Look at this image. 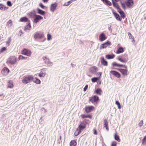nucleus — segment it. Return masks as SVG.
Listing matches in <instances>:
<instances>
[{
    "label": "nucleus",
    "mask_w": 146,
    "mask_h": 146,
    "mask_svg": "<svg viewBox=\"0 0 146 146\" xmlns=\"http://www.w3.org/2000/svg\"><path fill=\"white\" fill-rule=\"evenodd\" d=\"M37 10L38 11V13L41 15H44L46 13V12L45 11L41 10L39 8H37Z\"/></svg>",
    "instance_id": "obj_21"
},
{
    "label": "nucleus",
    "mask_w": 146,
    "mask_h": 146,
    "mask_svg": "<svg viewBox=\"0 0 146 146\" xmlns=\"http://www.w3.org/2000/svg\"><path fill=\"white\" fill-rule=\"evenodd\" d=\"M42 59L43 60L45 63L46 64H48V62L49 60V59L46 58V56H44L43 57Z\"/></svg>",
    "instance_id": "obj_37"
},
{
    "label": "nucleus",
    "mask_w": 146,
    "mask_h": 146,
    "mask_svg": "<svg viewBox=\"0 0 146 146\" xmlns=\"http://www.w3.org/2000/svg\"><path fill=\"white\" fill-rule=\"evenodd\" d=\"M112 65L113 66H116L118 67L119 64H117L116 62H113L112 64Z\"/></svg>",
    "instance_id": "obj_45"
},
{
    "label": "nucleus",
    "mask_w": 146,
    "mask_h": 146,
    "mask_svg": "<svg viewBox=\"0 0 146 146\" xmlns=\"http://www.w3.org/2000/svg\"><path fill=\"white\" fill-rule=\"evenodd\" d=\"M20 21L22 22H27L29 21L28 19L26 17H24L21 18L20 19Z\"/></svg>",
    "instance_id": "obj_22"
},
{
    "label": "nucleus",
    "mask_w": 146,
    "mask_h": 146,
    "mask_svg": "<svg viewBox=\"0 0 146 146\" xmlns=\"http://www.w3.org/2000/svg\"><path fill=\"white\" fill-rule=\"evenodd\" d=\"M34 78L32 75L29 76L25 77L22 80V82L24 84H27L30 82Z\"/></svg>",
    "instance_id": "obj_1"
},
{
    "label": "nucleus",
    "mask_w": 146,
    "mask_h": 146,
    "mask_svg": "<svg viewBox=\"0 0 146 146\" xmlns=\"http://www.w3.org/2000/svg\"><path fill=\"white\" fill-rule=\"evenodd\" d=\"M121 6H122V7L124 9H126V7L125 5V4L124 3H121Z\"/></svg>",
    "instance_id": "obj_53"
},
{
    "label": "nucleus",
    "mask_w": 146,
    "mask_h": 146,
    "mask_svg": "<svg viewBox=\"0 0 146 146\" xmlns=\"http://www.w3.org/2000/svg\"><path fill=\"white\" fill-rule=\"evenodd\" d=\"M114 138L115 140H116L118 142H120L121 140L119 138V135H117L116 133H115L114 135Z\"/></svg>",
    "instance_id": "obj_24"
},
{
    "label": "nucleus",
    "mask_w": 146,
    "mask_h": 146,
    "mask_svg": "<svg viewBox=\"0 0 146 146\" xmlns=\"http://www.w3.org/2000/svg\"><path fill=\"white\" fill-rule=\"evenodd\" d=\"M104 3L109 6H111L112 5V3L110 1L108 0H101Z\"/></svg>",
    "instance_id": "obj_19"
},
{
    "label": "nucleus",
    "mask_w": 146,
    "mask_h": 146,
    "mask_svg": "<svg viewBox=\"0 0 146 146\" xmlns=\"http://www.w3.org/2000/svg\"><path fill=\"white\" fill-rule=\"evenodd\" d=\"M101 62L102 64L104 66H107L108 63L107 61L104 59V57L102 56L101 57Z\"/></svg>",
    "instance_id": "obj_16"
},
{
    "label": "nucleus",
    "mask_w": 146,
    "mask_h": 146,
    "mask_svg": "<svg viewBox=\"0 0 146 146\" xmlns=\"http://www.w3.org/2000/svg\"><path fill=\"white\" fill-rule=\"evenodd\" d=\"M17 61V58L15 56H11L7 60V62L11 65L14 64Z\"/></svg>",
    "instance_id": "obj_2"
},
{
    "label": "nucleus",
    "mask_w": 146,
    "mask_h": 146,
    "mask_svg": "<svg viewBox=\"0 0 146 146\" xmlns=\"http://www.w3.org/2000/svg\"><path fill=\"white\" fill-rule=\"evenodd\" d=\"M108 29L109 31L110 32H111L112 31L111 28V25H110V26L109 25L108 26Z\"/></svg>",
    "instance_id": "obj_54"
},
{
    "label": "nucleus",
    "mask_w": 146,
    "mask_h": 146,
    "mask_svg": "<svg viewBox=\"0 0 146 146\" xmlns=\"http://www.w3.org/2000/svg\"><path fill=\"white\" fill-rule=\"evenodd\" d=\"M142 144L144 145H146V136H145L142 139Z\"/></svg>",
    "instance_id": "obj_40"
},
{
    "label": "nucleus",
    "mask_w": 146,
    "mask_h": 146,
    "mask_svg": "<svg viewBox=\"0 0 146 146\" xmlns=\"http://www.w3.org/2000/svg\"><path fill=\"white\" fill-rule=\"evenodd\" d=\"M39 6L42 9H44V6L43 5L42 3H40L39 4Z\"/></svg>",
    "instance_id": "obj_57"
},
{
    "label": "nucleus",
    "mask_w": 146,
    "mask_h": 146,
    "mask_svg": "<svg viewBox=\"0 0 146 146\" xmlns=\"http://www.w3.org/2000/svg\"><path fill=\"white\" fill-rule=\"evenodd\" d=\"M122 66H123L125 68H127V66H126L125 65H123L122 64H119L118 67H121Z\"/></svg>",
    "instance_id": "obj_55"
},
{
    "label": "nucleus",
    "mask_w": 146,
    "mask_h": 146,
    "mask_svg": "<svg viewBox=\"0 0 146 146\" xmlns=\"http://www.w3.org/2000/svg\"><path fill=\"white\" fill-rule=\"evenodd\" d=\"M119 14L122 18H123V19L125 18V15L123 11Z\"/></svg>",
    "instance_id": "obj_44"
},
{
    "label": "nucleus",
    "mask_w": 146,
    "mask_h": 146,
    "mask_svg": "<svg viewBox=\"0 0 146 146\" xmlns=\"http://www.w3.org/2000/svg\"><path fill=\"white\" fill-rule=\"evenodd\" d=\"M110 73L118 78H119L121 77L120 74L116 71L111 70L110 71Z\"/></svg>",
    "instance_id": "obj_10"
},
{
    "label": "nucleus",
    "mask_w": 146,
    "mask_h": 146,
    "mask_svg": "<svg viewBox=\"0 0 146 146\" xmlns=\"http://www.w3.org/2000/svg\"><path fill=\"white\" fill-rule=\"evenodd\" d=\"M44 2H46L48 1V0H43Z\"/></svg>",
    "instance_id": "obj_64"
},
{
    "label": "nucleus",
    "mask_w": 146,
    "mask_h": 146,
    "mask_svg": "<svg viewBox=\"0 0 146 146\" xmlns=\"http://www.w3.org/2000/svg\"><path fill=\"white\" fill-rule=\"evenodd\" d=\"M85 121H82L81 123L79 125L78 129L81 130H83L86 127V124Z\"/></svg>",
    "instance_id": "obj_7"
},
{
    "label": "nucleus",
    "mask_w": 146,
    "mask_h": 146,
    "mask_svg": "<svg viewBox=\"0 0 146 146\" xmlns=\"http://www.w3.org/2000/svg\"><path fill=\"white\" fill-rule=\"evenodd\" d=\"M128 36H129V39L132 40V42L134 41V39H133V37L132 35L130 33H128Z\"/></svg>",
    "instance_id": "obj_39"
},
{
    "label": "nucleus",
    "mask_w": 146,
    "mask_h": 146,
    "mask_svg": "<svg viewBox=\"0 0 146 146\" xmlns=\"http://www.w3.org/2000/svg\"><path fill=\"white\" fill-rule=\"evenodd\" d=\"M99 100V97L96 95H95L91 97H90L89 100L92 103H93L94 102H97Z\"/></svg>",
    "instance_id": "obj_3"
},
{
    "label": "nucleus",
    "mask_w": 146,
    "mask_h": 146,
    "mask_svg": "<svg viewBox=\"0 0 146 146\" xmlns=\"http://www.w3.org/2000/svg\"><path fill=\"white\" fill-rule=\"evenodd\" d=\"M47 39L48 40H49L51 38V35L49 34H48L47 35Z\"/></svg>",
    "instance_id": "obj_51"
},
{
    "label": "nucleus",
    "mask_w": 146,
    "mask_h": 146,
    "mask_svg": "<svg viewBox=\"0 0 146 146\" xmlns=\"http://www.w3.org/2000/svg\"><path fill=\"white\" fill-rule=\"evenodd\" d=\"M18 58L19 60L21 59H26V58L22 55H19Z\"/></svg>",
    "instance_id": "obj_46"
},
{
    "label": "nucleus",
    "mask_w": 146,
    "mask_h": 146,
    "mask_svg": "<svg viewBox=\"0 0 146 146\" xmlns=\"http://www.w3.org/2000/svg\"><path fill=\"white\" fill-rule=\"evenodd\" d=\"M7 5L9 7H11L12 5V3L10 1H8L7 2Z\"/></svg>",
    "instance_id": "obj_50"
},
{
    "label": "nucleus",
    "mask_w": 146,
    "mask_h": 146,
    "mask_svg": "<svg viewBox=\"0 0 146 146\" xmlns=\"http://www.w3.org/2000/svg\"><path fill=\"white\" fill-rule=\"evenodd\" d=\"M9 70L6 67H4L1 71L2 74L4 75H6L9 72Z\"/></svg>",
    "instance_id": "obj_11"
},
{
    "label": "nucleus",
    "mask_w": 146,
    "mask_h": 146,
    "mask_svg": "<svg viewBox=\"0 0 146 146\" xmlns=\"http://www.w3.org/2000/svg\"><path fill=\"white\" fill-rule=\"evenodd\" d=\"M143 124V120H141L140 122L139 123H138V125L140 127H141Z\"/></svg>",
    "instance_id": "obj_49"
},
{
    "label": "nucleus",
    "mask_w": 146,
    "mask_h": 146,
    "mask_svg": "<svg viewBox=\"0 0 146 146\" xmlns=\"http://www.w3.org/2000/svg\"><path fill=\"white\" fill-rule=\"evenodd\" d=\"M99 79V77H94L91 79L92 81L93 82H95Z\"/></svg>",
    "instance_id": "obj_33"
},
{
    "label": "nucleus",
    "mask_w": 146,
    "mask_h": 146,
    "mask_svg": "<svg viewBox=\"0 0 146 146\" xmlns=\"http://www.w3.org/2000/svg\"><path fill=\"white\" fill-rule=\"evenodd\" d=\"M104 127L106 128V129L107 130H108L109 128L108 127V123L107 122V120L105 119L104 121Z\"/></svg>",
    "instance_id": "obj_27"
},
{
    "label": "nucleus",
    "mask_w": 146,
    "mask_h": 146,
    "mask_svg": "<svg viewBox=\"0 0 146 146\" xmlns=\"http://www.w3.org/2000/svg\"><path fill=\"white\" fill-rule=\"evenodd\" d=\"M6 47H3L1 49L0 51V52L1 53L5 51L6 50Z\"/></svg>",
    "instance_id": "obj_48"
},
{
    "label": "nucleus",
    "mask_w": 146,
    "mask_h": 146,
    "mask_svg": "<svg viewBox=\"0 0 146 146\" xmlns=\"http://www.w3.org/2000/svg\"><path fill=\"white\" fill-rule=\"evenodd\" d=\"M13 87V84L11 81H9L8 82V84L7 86L8 88H12Z\"/></svg>",
    "instance_id": "obj_35"
},
{
    "label": "nucleus",
    "mask_w": 146,
    "mask_h": 146,
    "mask_svg": "<svg viewBox=\"0 0 146 146\" xmlns=\"http://www.w3.org/2000/svg\"><path fill=\"white\" fill-rule=\"evenodd\" d=\"M88 121V120H87V119H85L83 121H85L86 123H87V121Z\"/></svg>",
    "instance_id": "obj_63"
},
{
    "label": "nucleus",
    "mask_w": 146,
    "mask_h": 146,
    "mask_svg": "<svg viewBox=\"0 0 146 146\" xmlns=\"http://www.w3.org/2000/svg\"><path fill=\"white\" fill-rule=\"evenodd\" d=\"M52 63L50 62L49 60L48 61V64H47V65L48 66H52V65H51L52 64Z\"/></svg>",
    "instance_id": "obj_60"
},
{
    "label": "nucleus",
    "mask_w": 146,
    "mask_h": 146,
    "mask_svg": "<svg viewBox=\"0 0 146 146\" xmlns=\"http://www.w3.org/2000/svg\"><path fill=\"white\" fill-rule=\"evenodd\" d=\"M31 53V51L25 48L22 51V54H23L30 56Z\"/></svg>",
    "instance_id": "obj_6"
},
{
    "label": "nucleus",
    "mask_w": 146,
    "mask_h": 146,
    "mask_svg": "<svg viewBox=\"0 0 146 146\" xmlns=\"http://www.w3.org/2000/svg\"><path fill=\"white\" fill-rule=\"evenodd\" d=\"M42 19H43L42 17L39 15H36L34 17V22L36 23Z\"/></svg>",
    "instance_id": "obj_5"
},
{
    "label": "nucleus",
    "mask_w": 146,
    "mask_h": 146,
    "mask_svg": "<svg viewBox=\"0 0 146 146\" xmlns=\"http://www.w3.org/2000/svg\"><path fill=\"white\" fill-rule=\"evenodd\" d=\"M31 27V26L30 23L29 22H28L27 24L25 27L24 29L25 31H26L27 30H30Z\"/></svg>",
    "instance_id": "obj_25"
},
{
    "label": "nucleus",
    "mask_w": 146,
    "mask_h": 146,
    "mask_svg": "<svg viewBox=\"0 0 146 146\" xmlns=\"http://www.w3.org/2000/svg\"><path fill=\"white\" fill-rule=\"evenodd\" d=\"M118 60L123 63H126L127 62V60L126 58L122 59L121 58H118Z\"/></svg>",
    "instance_id": "obj_34"
},
{
    "label": "nucleus",
    "mask_w": 146,
    "mask_h": 146,
    "mask_svg": "<svg viewBox=\"0 0 146 146\" xmlns=\"http://www.w3.org/2000/svg\"><path fill=\"white\" fill-rule=\"evenodd\" d=\"M88 85H86L85 86V87L84 88V91H85L88 88Z\"/></svg>",
    "instance_id": "obj_56"
},
{
    "label": "nucleus",
    "mask_w": 146,
    "mask_h": 146,
    "mask_svg": "<svg viewBox=\"0 0 146 146\" xmlns=\"http://www.w3.org/2000/svg\"><path fill=\"white\" fill-rule=\"evenodd\" d=\"M117 143L115 141H113L111 143V146H116Z\"/></svg>",
    "instance_id": "obj_47"
},
{
    "label": "nucleus",
    "mask_w": 146,
    "mask_h": 146,
    "mask_svg": "<svg viewBox=\"0 0 146 146\" xmlns=\"http://www.w3.org/2000/svg\"><path fill=\"white\" fill-rule=\"evenodd\" d=\"M98 74H99L100 75V76L99 77L100 78V76L102 74V72H98Z\"/></svg>",
    "instance_id": "obj_62"
},
{
    "label": "nucleus",
    "mask_w": 146,
    "mask_h": 146,
    "mask_svg": "<svg viewBox=\"0 0 146 146\" xmlns=\"http://www.w3.org/2000/svg\"><path fill=\"white\" fill-rule=\"evenodd\" d=\"M99 38L100 40L101 41H103L106 38L105 34L103 33H102L100 35Z\"/></svg>",
    "instance_id": "obj_15"
},
{
    "label": "nucleus",
    "mask_w": 146,
    "mask_h": 146,
    "mask_svg": "<svg viewBox=\"0 0 146 146\" xmlns=\"http://www.w3.org/2000/svg\"><path fill=\"white\" fill-rule=\"evenodd\" d=\"M110 44L111 42H110L107 41L106 42L102 44L100 47V49L106 48L107 46L110 45Z\"/></svg>",
    "instance_id": "obj_9"
},
{
    "label": "nucleus",
    "mask_w": 146,
    "mask_h": 146,
    "mask_svg": "<svg viewBox=\"0 0 146 146\" xmlns=\"http://www.w3.org/2000/svg\"><path fill=\"white\" fill-rule=\"evenodd\" d=\"M81 132V131L78 129H77L75 131L74 134L76 136L78 135Z\"/></svg>",
    "instance_id": "obj_36"
},
{
    "label": "nucleus",
    "mask_w": 146,
    "mask_h": 146,
    "mask_svg": "<svg viewBox=\"0 0 146 146\" xmlns=\"http://www.w3.org/2000/svg\"><path fill=\"white\" fill-rule=\"evenodd\" d=\"M76 142L75 140H72L70 143V146H76Z\"/></svg>",
    "instance_id": "obj_32"
},
{
    "label": "nucleus",
    "mask_w": 146,
    "mask_h": 146,
    "mask_svg": "<svg viewBox=\"0 0 146 146\" xmlns=\"http://www.w3.org/2000/svg\"><path fill=\"white\" fill-rule=\"evenodd\" d=\"M113 6L116 9H117L119 6L116 2H115L113 0H111Z\"/></svg>",
    "instance_id": "obj_28"
},
{
    "label": "nucleus",
    "mask_w": 146,
    "mask_h": 146,
    "mask_svg": "<svg viewBox=\"0 0 146 146\" xmlns=\"http://www.w3.org/2000/svg\"><path fill=\"white\" fill-rule=\"evenodd\" d=\"M133 4V0H127L126 3V4L128 7L130 8Z\"/></svg>",
    "instance_id": "obj_12"
},
{
    "label": "nucleus",
    "mask_w": 146,
    "mask_h": 146,
    "mask_svg": "<svg viewBox=\"0 0 146 146\" xmlns=\"http://www.w3.org/2000/svg\"><path fill=\"white\" fill-rule=\"evenodd\" d=\"M94 108V107L92 106H88L85 108V111L87 113H88L91 112Z\"/></svg>",
    "instance_id": "obj_14"
},
{
    "label": "nucleus",
    "mask_w": 146,
    "mask_h": 146,
    "mask_svg": "<svg viewBox=\"0 0 146 146\" xmlns=\"http://www.w3.org/2000/svg\"><path fill=\"white\" fill-rule=\"evenodd\" d=\"M81 117L83 118H89L90 119H91L92 117L90 115H86L85 114H82L80 115Z\"/></svg>",
    "instance_id": "obj_30"
},
{
    "label": "nucleus",
    "mask_w": 146,
    "mask_h": 146,
    "mask_svg": "<svg viewBox=\"0 0 146 146\" xmlns=\"http://www.w3.org/2000/svg\"><path fill=\"white\" fill-rule=\"evenodd\" d=\"M8 24L9 25L10 24V26H11V25H12V21L11 20H9L8 22Z\"/></svg>",
    "instance_id": "obj_59"
},
{
    "label": "nucleus",
    "mask_w": 146,
    "mask_h": 146,
    "mask_svg": "<svg viewBox=\"0 0 146 146\" xmlns=\"http://www.w3.org/2000/svg\"><path fill=\"white\" fill-rule=\"evenodd\" d=\"M94 133L95 135H96L97 134V131L96 130H94Z\"/></svg>",
    "instance_id": "obj_61"
},
{
    "label": "nucleus",
    "mask_w": 146,
    "mask_h": 146,
    "mask_svg": "<svg viewBox=\"0 0 146 146\" xmlns=\"http://www.w3.org/2000/svg\"><path fill=\"white\" fill-rule=\"evenodd\" d=\"M29 16L31 17H33V16H35V15H36L35 12H31L29 13Z\"/></svg>",
    "instance_id": "obj_42"
},
{
    "label": "nucleus",
    "mask_w": 146,
    "mask_h": 146,
    "mask_svg": "<svg viewBox=\"0 0 146 146\" xmlns=\"http://www.w3.org/2000/svg\"><path fill=\"white\" fill-rule=\"evenodd\" d=\"M113 13L116 19L118 21H121V18L120 17V16L116 12L113 11Z\"/></svg>",
    "instance_id": "obj_18"
},
{
    "label": "nucleus",
    "mask_w": 146,
    "mask_h": 146,
    "mask_svg": "<svg viewBox=\"0 0 146 146\" xmlns=\"http://www.w3.org/2000/svg\"><path fill=\"white\" fill-rule=\"evenodd\" d=\"M115 104L117 105L118 106V108L119 109H120L121 108V106L120 105V104L119 102L118 101H116L115 102Z\"/></svg>",
    "instance_id": "obj_43"
},
{
    "label": "nucleus",
    "mask_w": 146,
    "mask_h": 146,
    "mask_svg": "<svg viewBox=\"0 0 146 146\" xmlns=\"http://www.w3.org/2000/svg\"><path fill=\"white\" fill-rule=\"evenodd\" d=\"M44 36V34L38 32H36L34 36V38L36 39L37 38H41Z\"/></svg>",
    "instance_id": "obj_4"
},
{
    "label": "nucleus",
    "mask_w": 146,
    "mask_h": 146,
    "mask_svg": "<svg viewBox=\"0 0 146 146\" xmlns=\"http://www.w3.org/2000/svg\"><path fill=\"white\" fill-rule=\"evenodd\" d=\"M117 9V11L119 13H121L122 12H123V11L121 10V9L120 8V7H118V8Z\"/></svg>",
    "instance_id": "obj_52"
},
{
    "label": "nucleus",
    "mask_w": 146,
    "mask_h": 146,
    "mask_svg": "<svg viewBox=\"0 0 146 146\" xmlns=\"http://www.w3.org/2000/svg\"><path fill=\"white\" fill-rule=\"evenodd\" d=\"M9 40L6 42L7 44H9L11 41V37H9L8 38Z\"/></svg>",
    "instance_id": "obj_58"
},
{
    "label": "nucleus",
    "mask_w": 146,
    "mask_h": 146,
    "mask_svg": "<svg viewBox=\"0 0 146 146\" xmlns=\"http://www.w3.org/2000/svg\"><path fill=\"white\" fill-rule=\"evenodd\" d=\"M35 79L36 80H33V81L37 84H40L41 82L40 80L38 79L37 78H36Z\"/></svg>",
    "instance_id": "obj_41"
},
{
    "label": "nucleus",
    "mask_w": 146,
    "mask_h": 146,
    "mask_svg": "<svg viewBox=\"0 0 146 146\" xmlns=\"http://www.w3.org/2000/svg\"><path fill=\"white\" fill-rule=\"evenodd\" d=\"M115 56L114 54H108L106 55V58L108 59H112L114 58Z\"/></svg>",
    "instance_id": "obj_23"
},
{
    "label": "nucleus",
    "mask_w": 146,
    "mask_h": 146,
    "mask_svg": "<svg viewBox=\"0 0 146 146\" xmlns=\"http://www.w3.org/2000/svg\"><path fill=\"white\" fill-rule=\"evenodd\" d=\"M57 6V4L56 2L52 4L50 7V10L52 12H54Z\"/></svg>",
    "instance_id": "obj_13"
},
{
    "label": "nucleus",
    "mask_w": 146,
    "mask_h": 146,
    "mask_svg": "<svg viewBox=\"0 0 146 146\" xmlns=\"http://www.w3.org/2000/svg\"><path fill=\"white\" fill-rule=\"evenodd\" d=\"M124 51L123 48L122 47H119L116 53L117 54H120L123 52Z\"/></svg>",
    "instance_id": "obj_26"
},
{
    "label": "nucleus",
    "mask_w": 146,
    "mask_h": 146,
    "mask_svg": "<svg viewBox=\"0 0 146 146\" xmlns=\"http://www.w3.org/2000/svg\"><path fill=\"white\" fill-rule=\"evenodd\" d=\"M73 2L72 0H71L65 3L63 5L64 6H68L69 5Z\"/></svg>",
    "instance_id": "obj_38"
},
{
    "label": "nucleus",
    "mask_w": 146,
    "mask_h": 146,
    "mask_svg": "<svg viewBox=\"0 0 146 146\" xmlns=\"http://www.w3.org/2000/svg\"><path fill=\"white\" fill-rule=\"evenodd\" d=\"M46 73L45 72L43 71V69H41L40 72L38 74V76L40 77H44Z\"/></svg>",
    "instance_id": "obj_20"
},
{
    "label": "nucleus",
    "mask_w": 146,
    "mask_h": 146,
    "mask_svg": "<svg viewBox=\"0 0 146 146\" xmlns=\"http://www.w3.org/2000/svg\"><path fill=\"white\" fill-rule=\"evenodd\" d=\"M118 70L123 75H127V70L126 69L118 68Z\"/></svg>",
    "instance_id": "obj_17"
},
{
    "label": "nucleus",
    "mask_w": 146,
    "mask_h": 146,
    "mask_svg": "<svg viewBox=\"0 0 146 146\" xmlns=\"http://www.w3.org/2000/svg\"><path fill=\"white\" fill-rule=\"evenodd\" d=\"M95 92L97 94L100 95L101 94L102 90L100 88H98L95 91Z\"/></svg>",
    "instance_id": "obj_31"
},
{
    "label": "nucleus",
    "mask_w": 146,
    "mask_h": 146,
    "mask_svg": "<svg viewBox=\"0 0 146 146\" xmlns=\"http://www.w3.org/2000/svg\"><path fill=\"white\" fill-rule=\"evenodd\" d=\"M8 7L5 6L4 5L0 4V9L1 10H3L7 9Z\"/></svg>",
    "instance_id": "obj_29"
},
{
    "label": "nucleus",
    "mask_w": 146,
    "mask_h": 146,
    "mask_svg": "<svg viewBox=\"0 0 146 146\" xmlns=\"http://www.w3.org/2000/svg\"><path fill=\"white\" fill-rule=\"evenodd\" d=\"M98 70V68L95 66L90 67L89 69V72L92 73H94Z\"/></svg>",
    "instance_id": "obj_8"
}]
</instances>
